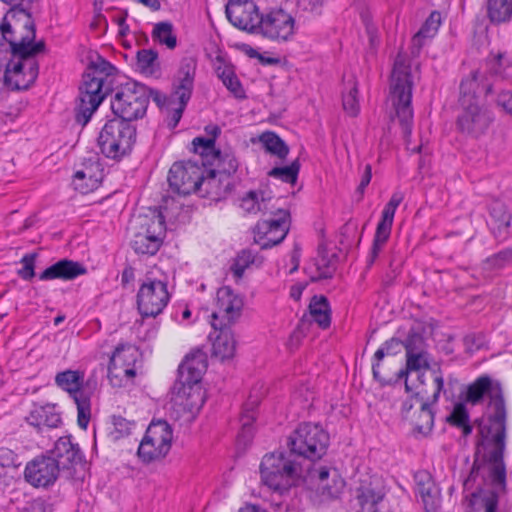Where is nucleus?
Instances as JSON below:
<instances>
[{
    "instance_id": "f257e3e1",
    "label": "nucleus",
    "mask_w": 512,
    "mask_h": 512,
    "mask_svg": "<svg viewBox=\"0 0 512 512\" xmlns=\"http://www.w3.org/2000/svg\"><path fill=\"white\" fill-rule=\"evenodd\" d=\"M493 439L476 436L473 464L463 481L464 512H497L500 495L508 491L504 461L506 438H503L502 451Z\"/></svg>"
},
{
    "instance_id": "f03ea898",
    "label": "nucleus",
    "mask_w": 512,
    "mask_h": 512,
    "mask_svg": "<svg viewBox=\"0 0 512 512\" xmlns=\"http://www.w3.org/2000/svg\"><path fill=\"white\" fill-rule=\"evenodd\" d=\"M493 439L476 436L473 464L463 481L464 512H497L500 495L508 491L504 461L506 438H503L502 451Z\"/></svg>"
},
{
    "instance_id": "7ed1b4c3",
    "label": "nucleus",
    "mask_w": 512,
    "mask_h": 512,
    "mask_svg": "<svg viewBox=\"0 0 512 512\" xmlns=\"http://www.w3.org/2000/svg\"><path fill=\"white\" fill-rule=\"evenodd\" d=\"M487 398V420L476 419V436L494 437L493 442L502 451L503 438L507 439V407L501 383L483 374L467 386L465 401L478 405Z\"/></svg>"
},
{
    "instance_id": "20e7f679",
    "label": "nucleus",
    "mask_w": 512,
    "mask_h": 512,
    "mask_svg": "<svg viewBox=\"0 0 512 512\" xmlns=\"http://www.w3.org/2000/svg\"><path fill=\"white\" fill-rule=\"evenodd\" d=\"M120 72L109 61L97 55L83 74L80 86L79 101L74 109L75 121L85 126L98 109L105 97L111 94L120 84Z\"/></svg>"
},
{
    "instance_id": "39448f33",
    "label": "nucleus",
    "mask_w": 512,
    "mask_h": 512,
    "mask_svg": "<svg viewBox=\"0 0 512 512\" xmlns=\"http://www.w3.org/2000/svg\"><path fill=\"white\" fill-rule=\"evenodd\" d=\"M1 39L8 43L13 58H33L46 50L43 40L35 41L36 23L30 5L7 11L1 23Z\"/></svg>"
},
{
    "instance_id": "423d86ee",
    "label": "nucleus",
    "mask_w": 512,
    "mask_h": 512,
    "mask_svg": "<svg viewBox=\"0 0 512 512\" xmlns=\"http://www.w3.org/2000/svg\"><path fill=\"white\" fill-rule=\"evenodd\" d=\"M263 483L281 494L296 486L303 474L302 462L287 448L266 454L260 464Z\"/></svg>"
},
{
    "instance_id": "0eeeda50",
    "label": "nucleus",
    "mask_w": 512,
    "mask_h": 512,
    "mask_svg": "<svg viewBox=\"0 0 512 512\" xmlns=\"http://www.w3.org/2000/svg\"><path fill=\"white\" fill-rule=\"evenodd\" d=\"M413 78L411 66L398 55L395 59L391 75V94L396 116L402 129L403 137L408 142L413 128L412 92Z\"/></svg>"
},
{
    "instance_id": "6e6552de",
    "label": "nucleus",
    "mask_w": 512,
    "mask_h": 512,
    "mask_svg": "<svg viewBox=\"0 0 512 512\" xmlns=\"http://www.w3.org/2000/svg\"><path fill=\"white\" fill-rule=\"evenodd\" d=\"M136 137V124H129L113 117L102 127L97 144L106 158L119 162L132 153Z\"/></svg>"
},
{
    "instance_id": "1a4fd4ad",
    "label": "nucleus",
    "mask_w": 512,
    "mask_h": 512,
    "mask_svg": "<svg viewBox=\"0 0 512 512\" xmlns=\"http://www.w3.org/2000/svg\"><path fill=\"white\" fill-rule=\"evenodd\" d=\"M111 97L110 107L114 118L135 124L147 114L146 85L138 81L121 83Z\"/></svg>"
},
{
    "instance_id": "9d476101",
    "label": "nucleus",
    "mask_w": 512,
    "mask_h": 512,
    "mask_svg": "<svg viewBox=\"0 0 512 512\" xmlns=\"http://www.w3.org/2000/svg\"><path fill=\"white\" fill-rule=\"evenodd\" d=\"M329 441V434L322 426L303 422L288 436L286 446L301 462H314L327 453Z\"/></svg>"
},
{
    "instance_id": "9b49d317",
    "label": "nucleus",
    "mask_w": 512,
    "mask_h": 512,
    "mask_svg": "<svg viewBox=\"0 0 512 512\" xmlns=\"http://www.w3.org/2000/svg\"><path fill=\"white\" fill-rule=\"evenodd\" d=\"M137 221L141 230L134 234L130 246L137 255L154 256L163 245L165 217L160 211L154 210L151 216L139 215Z\"/></svg>"
},
{
    "instance_id": "f8f14e48",
    "label": "nucleus",
    "mask_w": 512,
    "mask_h": 512,
    "mask_svg": "<svg viewBox=\"0 0 512 512\" xmlns=\"http://www.w3.org/2000/svg\"><path fill=\"white\" fill-rule=\"evenodd\" d=\"M172 440L171 425L166 420H152L139 444L137 455L145 464L159 461L169 453Z\"/></svg>"
},
{
    "instance_id": "ddd939ff",
    "label": "nucleus",
    "mask_w": 512,
    "mask_h": 512,
    "mask_svg": "<svg viewBox=\"0 0 512 512\" xmlns=\"http://www.w3.org/2000/svg\"><path fill=\"white\" fill-rule=\"evenodd\" d=\"M55 383L72 397L77 406L78 426L86 429L91 418V398L84 388V372L70 369L59 372L55 376Z\"/></svg>"
},
{
    "instance_id": "4468645a",
    "label": "nucleus",
    "mask_w": 512,
    "mask_h": 512,
    "mask_svg": "<svg viewBox=\"0 0 512 512\" xmlns=\"http://www.w3.org/2000/svg\"><path fill=\"white\" fill-rule=\"evenodd\" d=\"M267 213L269 217L259 220L253 229L255 241L260 244L262 250L282 243L290 230L291 223L289 210L269 208Z\"/></svg>"
},
{
    "instance_id": "2eb2a0df",
    "label": "nucleus",
    "mask_w": 512,
    "mask_h": 512,
    "mask_svg": "<svg viewBox=\"0 0 512 512\" xmlns=\"http://www.w3.org/2000/svg\"><path fill=\"white\" fill-rule=\"evenodd\" d=\"M169 300L167 281L153 278L147 274L136 296L140 315L143 318L158 316L163 312Z\"/></svg>"
},
{
    "instance_id": "dca6fc26",
    "label": "nucleus",
    "mask_w": 512,
    "mask_h": 512,
    "mask_svg": "<svg viewBox=\"0 0 512 512\" xmlns=\"http://www.w3.org/2000/svg\"><path fill=\"white\" fill-rule=\"evenodd\" d=\"M201 164L188 160L175 162L168 172V184L173 193L187 196L199 189L202 179Z\"/></svg>"
},
{
    "instance_id": "f3484780",
    "label": "nucleus",
    "mask_w": 512,
    "mask_h": 512,
    "mask_svg": "<svg viewBox=\"0 0 512 512\" xmlns=\"http://www.w3.org/2000/svg\"><path fill=\"white\" fill-rule=\"evenodd\" d=\"M295 32V19L283 8H270L258 21L257 34L273 41H288Z\"/></svg>"
},
{
    "instance_id": "a211bd4d",
    "label": "nucleus",
    "mask_w": 512,
    "mask_h": 512,
    "mask_svg": "<svg viewBox=\"0 0 512 512\" xmlns=\"http://www.w3.org/2000/svg\"><path fill=\"white\" fill-rule=\"evenodd\" d=\"M431 371L435 384V391L432 396L425 398L427 395V390L424 387L414 393V398L419 401L420 404L418 417L414 421V429L419 434L425 436L432 431L434 426V412L432 410V405L438 402L441 392L444 394L446 393V390H444V378L441 374L440 368L431 369Z\"/></svg>"
},
{
    "instance_id": "6ab92c4d",
    "label": "nucleus",
    "mask_w": 512,
    "mask_h": 512,
    "mask_svg": "<svg viewBox=\"0 0 512 512\" xmlns=\"http://www.w3.org/2000/svg\"><path fill=\"white\" fill-rule=\"evenodd\" d=\"M54 458L58 469L67 479L73 478L77 466L86 465L85 455L78 443L72 441L71 435L59 437L52 449L46 451Z\"/></svg>"
},
{
    "instance_id": "aec40b11",
    "label": "nucleus",
    "mask_w": 512,
    "mask_h": 512,
    "mask_svg": "<svg viewBox=\"0 0 512 512\" xmlns=\"http://www.w3.org/2000/svg\"><path fill=\"white\" fill-rule=\"evenodd\" d=\"M60 473L54 458L45 452L27 462L24 479L35 488H49L55 484Z\"/></svg>"
},
{
    "instance_id": "412c9836",
    "label": "nucleus",
    "mask_w": 512,
    "mask_h": 512,
    "mask_svg": "<svg viewBox=\"0 0 512 512\" xmlns=\"http://www.w3.org/2000/svg\"><path fill=\"white\" fill-rule=\"evenodd\" d=\"M461 113L456 120L457 130L467 136L478 138L485 134L493 122L491 112L478 103L460 104Z\"/></svg>"
},
{
    "instance_id": "4be33fe9",
    "label": "nucleus",
    "mask_w": 512,
    "mask_h": 512,
    "mask_svg": "<svg viewBox=\"0 0 512 512\" xmlns=\"http://www.w3.org/2000/svg\"><path fill=\"white\" fill-rule=\"evenodd\" d=\"M15 58L7 63L4 72V84L11 90L20 91L29 89L39 74V64L33 58Z\"/></svg>"
},
{
    "instance_id": "5701e85b",
    "label": "nucleus",
    "mask_w": 512,
    "mask_h": 512,
    "mask_svg": "<svg viewBox=\"0 0 512 512\" xmlns=\"http://www.w3.org/2000/svg\"><path fill=\"white\" fill-rule=\"evenodd\" d=\"M217 310L212 313V322H224L232 325L241 316L243 300L234 293L231 287L218 289L216 299Z\"/></svg>"
},
{
    "instance_id": "b1692460",
    "label": "nucleus",
    "mask_w": 512,
    "mask_h": 512,
    "mask_svg": "<svg viewBox=\"0 0 512 512\" xmlns=\"http://www.w3.org/2000/svg\"><path fill=\"white\" fill-rule=\"evenodd\" d=\"M103 167L98 155L85 158L82 168L77 170L73 176V185L75 190L81 194H88L96 190L103 179Z\"/></svg>"
},
{
    "instance_id": "393cba45",
    "label": "nucleus",
    "mask_w": 512,
    "mask_h": 512,
    "mask_svg": "<svg viewBox=\"0 0 512 512\" xmlns=\"http://www.w3.org/2000/svg\"><path fill=\"white\" fill-rule=\"evenodd\" d=\"M206 361L201 353L187 355L178 367V376L174 383V389L184 391L188 386H201L202 375L206 370Z\"/></svg>"
},
{
    "instance_id": "a878e982",
    "label": "nucleus",
    "mask_w": 512,
    "mask_h": 512,
    "mask_svg": "<svg viewBox=\"0 0 512 512\" xmlns=\"http://www.w3.org/2000/svg\"><path fill=\"white\" fill-rule=\"evenodd\" d=\"M226 17L229 22L240 30L251 34H257L258 21L262 13L254 3L225 6Z\"/></svg>"
},
{
    "instance_id": "bb28decb",
    "label": "nucleus",
    "mask_w": 512,
    "mask_h": 512,
    "mask_svg": "<svg viewBox=\"0 0 512 512\" xmlns=\"http://www.w3.org/2000/svg\"><path fill=\"white\" fill-rule=\"evenodd\" d=\"M493 92V83L481 74L478 70L462 78L459 86V104L477 103L481 94L485 96Z\"/></svg>"
},
{
    "instance_id": "cd10ccee",
    "label": "nucleus",
    "mask_w": 512,
    "mask_h": 512,
    "mask_svg": "<svg viewBox=\"0 0 512 512\" xmlns=\"http://www.w3.org/2000/svg\"><path fill=\"white\" fill-rule=\"evenodd\" d=\"M197 68V60L192 56L183 57L180 61L178 70L174 75L172 87V95H180L182 99L191 98L195 74Z\"/></svg>"
},
{
    "instance_id": "c85d7f7f",
    "label": "nucleus",
    "mask_w": 512,
    "mask_h": 512,
    "mask_svg": "<svg viewBox=\"0 0 512 512\" xmlns=\"http://www.w3.org/2000/svg\"><path fill=\"white\" fill-rule=\"evenodd\" d=\"M316 473L319 480V495L325 500H336L340 498L346 486V482L338 471L336 469L331 471L327 467H320L311 472L313 476Z\"/></svg>"
},
{
    "instance_id": "c756f323",
    "label": "nucleus",
    "mask_w": 512,
    "mask_h": 512,
    "mask_svg": "<svg viewBox=\"0 0 512 512\" xmlns=\"http://www.w3.org/2000/svg\"><path fill=\"white\" fill-rule=\"evenodd\" d=\"M25 420L38 432H42L44 428H57L62 424L61 415L55 404L34 405Z\"/></svg>"
},
{
    "instance_id": "7c9ffc66",
    "label": "nucleus",
    "mask_w": 512,
    "mask_h": 512,
    "mask_svg": "<svg viewBox=\"0 0 512 512\" xmlns=\"http://www.w3.org/2000/svg\"><path fill=\"white\" fill-rule=\"evenodd\" d=\"M137 357L138 351L132 345L119 344L115 348L108 365V378L112 385L121 386V383L114 382V379L121 378V371H119V368L135 365Z\"/></svg>"
},
{
    "instance_id": "2f4dec72",
    "label": "nucleus",
    "mask_w": 512,
    "mask_h": 512,
    "mask_svg": "<svg viewBox=\"0 0 512 512\" xmlns=\"http://www.w3.org/2000/svg\"><path fill=\"white\" fill-rule=\"evenodd\" d=\"M86 272L87 269L81 263L65 258L47 267L39 275V279L43 281L54 279L73 280L86 274Z\"/></svg>"
},
{
    "instance_id": "473e14b6",
    "label": "nucleus",
    "mask_w": 512,
    "mask_h": 512,
    "mask_svg": "<svg viewBox=\"0 0 512 512\" xmlns=\"http://www.w3.org/2000/svg\"><path fill=\"white\" fill-rule=\"evenodd\" d=\"M489 215L491 217V231L494 237L504 240L510 234V225L512 221L511 214L507 211L506 205L500 200H493L488 205Z\"/></svg>"
},
{
    "instance_id": "72a5a7b5",
    "label": "nucleus",
    "mask_w": 512,
    "mask_h": 512,
    "mask_svg": "<svg viewBox=\"0 0 512 512\" xmlns=\"http://www.w3.org/2000/svg\"><path fill=\"white\" fill-rule=\"evenodd\" d=\"M173 400L191 415L199 413L205 403V391L201 386H188L184 391L172 387Z\"/></svg>"
},
{
    "instance_id": "f704fd0d",
    "label": "nucleus",
    "mask_w": 512,
    "mask_h": 512,
    "mask_svg": "<svg viewBox=\"0 0 512 512\" xmlns=\"http://www.w3.org/2000/svg\"><path fill=\"white\" fill-rule=\"evenodd\" d=\"M205 168L202 166V179L199 189L194 193L198 194L201 197H209L211 199H219L224 197L226 194L230 193L233 189V184L230 181H227L225 184H222L221 177L218 178V172L216 170H210L205 176Z\"/></svg>"
},
{
    "instance_id": "c9c22d12",
    "label": "nucleus",
    "mask_w": 512,
    "mask_h": 512,
    "mask_svg": "<svg viewBox=\"0 0 512 512\" xmlns=\"http://www.w3.org/2000/svg\"><path fill=\"white\" fill-rule=\"evenodd\" d=\"M211 324L215 330L220 331L212 344L213 354L221 360L232 358L236 350V341L230 329L231 325H226L222 321Z\"/></svg>"
},
{
    "instance_id": "e433bc0d",
    "label": "nucleus",
    "mask_w": 512,
    "mask_h": 512,
    "mask_svg": "<svg viewBox=\"0 0 512 512\" xmlns=\"http://www.w3.org/2000/svg\"><path fill=\"white\" fill-rule=\"evenodd\" d=\"M441 25V13L432 11L429 17L422 24L419 31L412 37L411 54L418 56L425 45L426 39L433 38Z\"/></svg>"
},
{
    "instance_id": "4c0bfd02",
    "label": "nucleus",
    "mask_w": 512,
    "mask_h": 512,
    "mask_svg": "<svg viewBox=\"0 0 512 512\" xmlns=\"http://www.w3.org/2000/svg\"><path fill=\"white\" fill-rule=\"evenodd\" d=\"M385 494L381 489L374 488L371 484L361 485L356 490V501L359 512H378V504Z\"/></svg>"
},
{
    "instance_id": "58836bf2",
    "label": "nucleus",
    "mask_w": 512,
    "mask_h": 512,
    "mask_svg": "<svg viewBox=\"0 0 512 512\" xmlns=\"http://www.w3.org/2000/svg\"><path fill=\"white\" fill-rule=\"evenodd\" d=\"M259 401L249 400L245 403L243 411L240 417L241 430L237 435V441L239 444L247 445L253 439V422L256 420L255 409L257 408Z\"/></svg>"
},
{
    "instance_id": "ea45409f",
    "label": "nucleus",
    "mask_w": 512,
    "mask_h": 512,
    "mask_svg": "<svg viewBox=\"0 0 512 512\" xmlns=\"http://www.w3.org/2000/svg\"><path fill=\"white\" fill-rule=\"evenodd\" d=\"M309 312L313 320L322 329H327L331 324V309L326 296L314 295L309 303Z\"/></svg>"
},
{
    "instance_id": "a19ab883",
    "label": "nucleus",
    "mask_w": 512,
    "mask_h": 512,
    "mask_svg": "<svg viewBox=\"0 0 512 512\" xmlns=\"http://www.w3.org/2000/svg\"><path fill=\"white\" fill-rule=\"evenodd\" d=\"M259 141L263 145V148L266 153L274 155L282 161H284L287 158L290 148L286 144V142L275 132H263L259 136Z\"/></svg>"
},
{
    "instance_id": "79ce46f5",
    "label": "nucleus",
    "mask_w": 512,
    "mask_h": 512,
    "mask_svg": "<svg viewBox=\"0 0 512 512\" xmlns=\"http://www.w3.org/2000/svg\"><path fill=\"white\" fill-rule=\"evenodd\" d=\"M336 254L329 255L324 245L318 247V257L316 259V268L318 276L313 277L311 281L315 282L321 279H330L336 270L335 260Z\"/></svg>"
},
{
    "instance_id": "37998d69",
    "label": "nucleus",
    "mask_w": 512,
    "mask_h": 512,
    "mask_svg": "<svg viewBox=\"0 0 512 512\" xmlns=\"http://www.w3.org/2000/svg\"><path fill=\"white\" fill-rule=\"evenodd\" d=\"M137 69L145 75L153 76L160 71L158 52L154 49H140L136 54Z\"/></svg>"
},
{
    "instance_id": "c03bdc74",
    "label": "nucleus",
    "mask_w": 512,
    "mask_h": 512,
    "mask_svg": "<svg viewBox=\"0 0 512 512\" xmlns=\"http://www.w3.org/2000/svg\"><path fill=\"white\" fill-rule=\"evenodd\" d=\"M487 15L492 23L509 21L512 16V0H488Z\"/></svg>"
},
{
    "instance_id": "a18cd8bd",
    "label": "nucleus",
    "mask_w": 512,
    "mask_h": 512,
    "mask_svg": "<svg viewBox=\"0 0 512 512\" xmlns=\"http://www.w3.org/2000/svg\"><path fill=\"white\" fill-rule=\"evenodd\" d=\"M403 342L398 338H391L383 343V345L375 352L372 363L373 378H379L380 362L385 355H396L401 351Z\"/></svg>"
},
{
    "instance_id": "49530a36",
    "label": "nucleus",
    "mask_w": 512,
    "mask_h": 512,
    "mask_svg": "<svg viewBox=\"0 0 512 512\" xmlns=\"http://www.w3.org/2000/svg\"><path fill=\"white\" fill-rule=\"evenodd\" d=\"M269 200L270 198H266L262 191L260 194L256 191H249L241 199V207L248 213L263 212V214H267Z\"/></svg>"
},
{
    "instance_id": "de8ad7c7",
    "label": "nucleus",
    "mask_w": 512,
    "mask_h": 512,
    "mask_svg": "<svg viewBox=\"0 0 512 512\" xmlns=\"http://www.w3.org/2000/svg\"><path fill=\"white\" fill-rule=\"evenodd\" d=\"M301 164L299 159H295L290 165L274 167L268 171L267 175L282 182L295 185L298 180Z\"/></svg>"
},
{
    "instance_id": "09e8293b",
    "label": "nucleus",
    "mask_w": 512,
    "mask_h": 512,
    "mask_svg": "<svg viewBox=\"0 0 512 512\" xmlns=\"http://www.w3.org/2000/svg\"><path fill=\"white\" fill-rule=\"evenodd\" d=\"M152 38L160 44L166 45L169 49H174L177 45V37L173 33V25L168 21L155 24Z\"/></svg>"
},
{
    "instance_id": "8fccbe9b",
    "label": "nucleus",
    "mask_w": 512,
    "mask_h": 512,
    "mask_svg": "<svg viewBox=\"0 0 512 512\" xmlns=\"http://www.w3.org/2000/svg\"><path fill=\"white\" fill-rule=\"evenodd\" d=\"M218 161V174L224 175L226 178H230L234 175L239 167V162L232 152L218 151L214 157Z\"/></svg>"
},
{
    "instance_id": "3c124183",
    "label": "nucleus",
    "mask_w": 512,
    "mask_h": 512,
    "mask_svg": "<svg viewBox=\"0 0 512 512\" xmlns=\"http://www.w3.org/2000/svg\"><path fill=\"white\" fill-rule=\"evenodd\" d=\"M111 420L113 428L109 431V437L113 441H118L124 437L129 436L136 425L134 421L127 420L120 415H113Z\"/></svg>"
},
{
    "instance_id": "603ef678",
    "label": "nucleus",
    "mask_w": 512,
    "mask_h": 512,
    "mask_svg": "<svg viewBox=\"0 0 512 512\" xmlns=\"http://www.w3.org/2000/svg\"><path fill=\"white\" fill-rule=\"evenodd\" d=\"M255 255L250 249L241 250L237 256L233 259L230 266V271L233 273L236 279H241L244 271L252 263H254Z\"/></svg>"
},
{
    "instance_id": "864d4df0",
    "label": "nucleus",
    "mask_w": 512,
    "mask_h": 512,
    "mask_svg": "<svg viewBox=\"0 0 512 512\" xmlns=\"http://www.w3.org/2000/svg\"><path fill=\"white\" fill-rule=\"evenodd\" d=\"M487 66L490 74L499 76L501 78H506L510 75V71H512V67L510 66L509 60L505 56V54L499 53L496 56L488 58Z\"/></svg>"
},
{
    "instance_id": "5fc2aeb1",
    "label": "nucleus",
    "mask_w": 512,
    "mask_h": 512,
    "mask_svg": "<svg viewBox=\"0 0 512 512\" xmlns=\"http://www.w3.org/2000/svg\"><path fill=\"white\" fill-rule=\"evenodd\" d=\"M512 262V246L487 257L484 261L485 269L499 270Z\"/></svg>"
},
{
    "instance_id": "6e6d98bb",
    "label": "nucleus",
    "mask_w": 512,
    "mask_h": 512,
    "mask_svg": "<svg viewBox=\"0 0 512 512\" xmlns=\"http://www.w3.org/2000/svg\"><path fill=\"white\" fill-rule=\"evenodd\" d=\"M426 480H420L417 483L418 494L421 496L424 503V508L427 512L434 509V496L433 490L435 488L434 482L429 475H425Z\"/></svg>"
},
{
    "instance_id": "4d7b16f0",
    "label": "nucleus",
    "mask_w": 512,
    "mask_h": 512,
    "mask_svg": "<svg viewBox=\"0 0 512 512\" xmlns=\"http://www.w3.org/2000/svg\"><path fill=\"white\" fill-rule=\"evenodd\" d=\"M193 151L199 154L201 157H215L219 149H216L213 139L206 137H196L192 141Z\"/></svg>"
},
{
    "instance_id": "13d9d810",
    "label": "nucleus",
    "mask_w": 512,
    "mask_h": 512,
    "mask_svg": "<svg viewBox=\"0 0 512 512\" xmlns=\"http://www.w3.org/2000/svg\"><path fill=\"white\" fill-rule=\"evenodd\" d=\"M390 237V233L377 230L375 231L372 247L370 253L367 258V266L370 267L373 265L379 253L382 251L383 246L388 241Z\"/></svg>"
},
{
    "instance_id": "bf43d9fd",
    "label": "nucleus",
    "mask_w": 512,
    "mask_h": 512,
    "mask_svg": "<svg viewBox=\"0 0 512 512\" xmlns=\"http://www.w3.org/2000/svg\"><path fill=\"white\" fill-rule=\"evenodd\" d=\"M343 109L350 116H357L359 113V101H358V88L356 83L350 88L348 93L343 94L342 97Z\"/></svg>"
},
{
    "instance_id": "052dcab7",
    "label": "nucleus",
    "mask_w": 512,
    "mask_h": 512,
    "mask_svg": "<svg viewBox=\"0 0 512 512\" xmlns=\"http://www.w3.org/2000/svg\"><path fill=\"white\" fill-rule=\"evenodd\" d=\"M447 422L455 427L463 426L470 420L469 412L464 403H456L452 412L446 418Z\"/></svg>"
},
{
    "instance_id": "680f3d73",
    "label": "nucleus",
    "mask_w": 512,
    "mask_h": 512,
    "mask_svg": "<svg viewBox=\"0 0 512 512\" xmlns=\"http://www.w3.org/2000/svg\"><path fill=\"white\" fill-rule=\"evenodd\" d=\"M37 256L38 254L34 252L25 254L22 257L21 263L23 267L17 273L23 280L29 281L35 277V260Z\"/></svg>"
},
{
    "instance_id": "e2e57ef3",
    "label": "nucleus",
    "mask_w": 512,
    "mask_h": 512,
    "mask_svg": "<svg viewBox=\"0 0 512 512\" xmlns=\"http://www.w3.org/2000/svg\"><path fill=\"white\" fill-rule=\"evenodd\" d=\"M178 99V107L171 109V111L168 114V127L170 129H174L177 127L178 123L180 122L182 115L184 113V110L190 101L191 98L186 97V99H182V96L175 95Z\"/></svg>"
},
{
    "instance_id": "0e129e2a",
    "label": "nucleus",
    "mask_w": 512,
    "mask_h": 512,
    "mask_svg": "<svg viewBox=\"0 0 512 512\" xmlns=\"http://www.w3.org/2000/svg\"><path fill=\"white\" fill-rule=\"evenodd\" d=\"M406 365L408 370L421 371V369H430L426 353L423 351L406 355Z\"/></svg>"
},
{
    "instance_id": "69168bd1",
    "label": "nucleus",
    "mask_w": 512,
    "mask_h": 512,
    "mask_svg": "<svg viewBox=\"0 0 512 512\" xmlns=\"http://www.w3.org/2000/svg\"><path fill=\"white\" fill-rule=\"evenodd\" d=\"M395 212H396V208H393V207L389 206L388 204H386L382 211L381 219H380L376 229L391 234V229H392V225H393Z\"/></svg>"
},
{
    "instance_id": "338daca9",
    "label": "nucleus",
    "mask_w": 512,
    "mask_h": 512,
    "mask_svg": "<svg viewBox=\"0 0 512 512\" xmlns=\"http://www.w3.org/2000/svg\"><path fill=\"white\" fill-rule=\"evenodd\" d=\"M395 212H396V208H393V207L389 206L388 204H386L382 211L381 219H380L376 229L391 234V229H392V225H393Z\"/></svg>"
},
{
    "instance_id": "774afa93",
    "label": "nucleus",
    "mask_w": 512,
    "mask_h": 512,
    "mask_svg": "<svg viewBox=\"0 0 512 512\" xmlns=\"http://www.w3.org/2000/svg\"><path fill=\"white\" fill-rule=\"evenodd\" d=\"M52 505L45 499L38 497L26 502L20 512H52Z\"/></svg>"
}]
</instances>
